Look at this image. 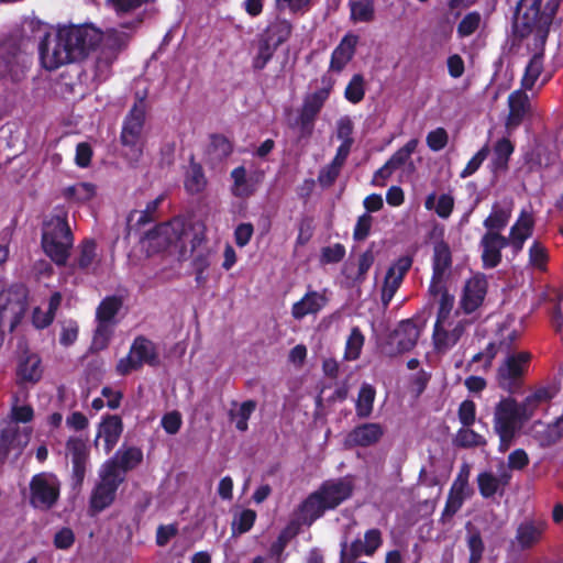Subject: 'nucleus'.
I'll use <instances>...</instances> for the list:
<instances>
[{
  "mask_svg": "<svg viewBox=\"0 0 563 563\" xmlns=\"http://www.w3.org/2000/svg\"><path fill=\"white\" fill-rule=\"evenodd\" d=\"M102 32L91 24L64 25L45 32L38 45L43 68L53 71L84 59L101 41Z\"/></svg>",
  "mask_w": 563,
  "mask_h": 563,
  "instance_id": "f257e3e1",
  "label": "nucleus"
},
{
  "mask_svg": "<svg viewBox=\"0 0 563 563\" xmlns=\"http://www.w3.org/2000/svg\"><path fill=\"white\" fill-rule=\"evenodd\" d=\"M130 41V34L120 31L117 27L108 29L99 43L102 42L96 59L86 64L82 71L78 75V82L84 87L82 95L95 90L100 84L106 81L111 75V66L117 59L118 53L124 48Z\"/></svg>",
  "mask_w": 563,
  "mask_h": 563,
  "instance_id": "f03ea898",
  "label": "nucleus"
},
{
  "mask_svg": "<svg viewBox=\"0 0 563 563\" xmlns=\"http://www.w3.org/2000/svg\"><path fill=\"white\" fill-rule=\"evenodd\" d=\"M73 243L74 239L67 222V212L64 209H56L43 224V250L56 265H65Z\"/></svg>",
  "mask_w": 563,
  "mask_h": 563,
  "instance_id": "7ed1b4c3",
  "label": "nucleus"
},
{
  "mask_svg": "<svg viewBox=\"0 0 563 563\" xmlns=\"http://www.w3.org/2000/svg\"><path fill=\"white\" fill-rule=\"evenodd\" d=\"M548 397L545 390H538L521 404L511 398L500 400L495 410V430L517 432L523 422L532 416L537 404Z\"/></svg>",
  "mask_w": 563,
  "mask_h": 563,
  "instance_id": "20e7f679",
  "label": "nucleus"
},
{
  "mask_svg": "<svg viewBox=\"0 0 563 563\" xmlns=\"http://www.w3.org/2000/svg\"><path fill=\"white\" fill-rule=\"evenodd\" d=\"M12 421L0 426V461L5 460L10 453L19 455L30 441L31 431L20 429L19 422H29L33 418V409L29 405H13L11 409Z\"/></svg>",
  "mask_w": 563,
  "mask_h": 563,
  "instance_id": "39448f33",
  "label": "nucleus"
},
{
  "mask_svg": "<svg viewBox=\"0 0 563 563\" xmlns=\"http://www.w3.org/2000/svg\"><path fill=\"white\" fill-rule=\"evenodd\" d=\"M27 306V290L23 285H12L0 290V345L5 331H13L23 318Z\"/></svg>",
  "mask_w": 563,
  "mask_h": 563,
  "instance_id": "423d86ee",
  "label": "nucleus"
},
{
  "mask_svg": "<svg viewBox=\"0 0 563 563\" xmlns=\"http://www.w3.org/2000/svg\"><path fill=\"white\" fill-rule=\"evenodd\" d=\"M31 64V56L14 40L9 38L0 43L1 81L4 84L20 82L25 78Z\"/></svg>",
  "mask_w": 563,
  "mask_h": 563,
  "instance_id": "0eeeda50",
  "label": "nucleus"
},
{
  "mask_svg": "<svg viewBox=\"0 0 563 563\" xmlns=\"http://www.w3.org/2000/svg\"><path fill=\"white\" fill-rule=\"evenodd\" d=\"M190 231L187 230L181 219H173L167 223L157 225L153 231L148 232L144 238V243L151 252H159L168 246L180 244V258L186 260L187 250L186 242Z\"/></svg>",
  "mask_w": 563,
  "mask_h": 563,
  "instance_id": "6e6552de",
  "label": "nucleus"
},
{
  "mask_svg": "<svg viewBox=\"0 0 563 563\" xmlns=\"http://www.w3.org/2000/svg\"><path fill=\"white\" fill-rule=\"evenodd\" d=\"M100 483L93 489L90 497V508L93 512H100L110 506L115 492L124 477L115 468V461H107L99 472Z\"/></svg>",
  "mask_w": 563,
  "mask_h": 563,
  "instance_id": "1a4fd4ad",
  "label": "nucleus"
},
{
  "mask_svg": "<svg viewBox=\"0 0 563 563\" xmlns=\"http://www.w3.org/2000/svg\"><path fill=\"white\" fill-rule=\"evenodd\" d=\"M145 120V102L139 99L129 112L121 133L123 146L129 147L126 155L137 162L143 153L142 130Z\"/></svg>",
  "mask_w": 563,
  "mask_h": 563,
  "instance_id": "9d476101",
  "label": "nucleus"
},
{
  "mask_svg": "<svg viewBox=\"0 0 563 563\" xmlns=\"http://www.w3.org/2000/svg\"><path fill=\"white\" fill-rule=\"evenodd\" d=\"M60 493V482L57 476L49 472L35 474L29 484V503L32 507L41 510L52 508Z\"/></svg>",
  "mask_w": 563,
  "mask_h": 563,
  "instance_id": "9b49d317",
  "label": "nucleus"
},
{
  "mask_svg": "<svg viewBox=\"0 0 563 563\" xmlns=\"http://www.w3.org/2000/svg\"><path fill=\"white\" fill-rule=\"evenodd\" d=\"M153 0H106V7L120 20V31L130 36L142 25L146 18V8Z\"/></svg>",
  "mask_w": 563,
  "mask_h": 563,
  "instance_id": "f8f14e48",
  "label": "nucleus"
},
{
  "mask_svg": "<svg viewBox=\"0 0 563 563\" xmlns=\"http://www.w3.org/2000/svg\"><path fill=\"white\" fill-rule=\"evenodd\" d=\"M470 320L461 314L451 319H437L432 333V342L438 353L451 350L463 336Z\"/></svg>",
  "mask_w": 563,
  "mask_h": 563,
  "instance_id": "ddd939ff",
  "label": "nucleus"
},
{
  "mask_svg": "<svg viewBox=\"0 0 563 563\" xmlns=\"http://www.w3.org/2000/svg\"><path fill=\"white\" fill-rule=\"evenodd\" d=\"M505 354L497 372V380L501 388L512 390L527 372L531 355L528 352Z\"/></svg>",
  "mask_w": 563,
  "mask_h": 563,
  "instance_id": "4468645a",
  "label": "nucleus"
},
{
  "mask_svg": "<svg viewBox=\"0 0 563 563\" xmlns=\"http://www.w3.org/2000/svg\"><path fill=\"white\" fill-rule=\"evenodd\" d=\"M333 85L334 80L330 76L324 75L321 77V87L305 98L300 115L303 125H310L312 123L316 115L328 100Z\"/></svg>",
  "mask_w": 563,
  "mask_h": 563,
  "instance_id": "2eb2a0df",
  "label": "nucleus"
},
{
  "mask_svg": "<svg viewBox=\"0 0 563 563\" xmlns=\"http://www.w3.org/2000/svg\"><path fill=\"white\" fill-rule=\"evenodd\" d=\"M66 455L73 464V481L76 486L84 482L88 459L89 448L85 440L78 437H71L66 442Z\"/></svg>",
  "mask_w": 563,
  "mask_h": 563,
  "instance_id": "dca6fc26",
  "label": "nucleus"
},
{
  "mask_svg": "<svg viewBox=\"0 0 563 563\" xmlns=\"http://www.w3.org/2000/svg\"><path fill=\"white\" fill-rule=\"evenodd\" d=\"M534 229V217L531 210L522 209L509 230V235L506 241L509 244L514 255L519 254L526 241L532 236Z\"/></svg>",
  "mask_w": 563,
  "mask_h": 563,
  "instance_id": "f3484780",
  "label": "nucleus"
},
{
  "mask_svg": "<svg viewBox=\"0 0 563 563\" xmlns=\"http://www.w3.org/2000/svg\"><path fill=\"white\" fill-rule=\"evenodd\" d=\"M328 291L308 289L301 299L291 306V316L295 320H302L307 316L318 314L328 303Z\"/></svg>",
  "mask_w": 563,
  "mask_h": 563,
  "instance_id": "a211bd4d",
  "label": "nucleus"
},
{
  "mask_svg": "<svg viewBox=\"0 0 563 563\" xmlns=\"http://www.w3.org/2000/svg\"><path fill=\"white\" fill-rule=\"evenodd\" d=\"M411 266V260L407 256L398 258L387 271L382 288V302L389 305L396 291L400 287L406 273Z\"/></svg>",
  "mask_w": 563,
  "mask_h": 563,
  "instance_id": "6ab92c4d",
  "label": "nucleus"
},
{
  "mask_svg": "<svg viewBox=\"0 0 563 563\" xmlns=\"http://www.w3.org/2000/svg\"><path fill=\"white\" fill-rule=\"evenodd\" d=\"M382 533L378 529H369L365 532L364 541L356 539L347 545L346 541L341 543L343 559L347 555L350 558H358L361 555H373L376 550L382 545Z\"/></svg>",
  "mask_w": 563,
  "mask_h": 563,
  "instance_id": "aec40b11",
  "label": "nucleus"
},
{
  "mask_svg": "<svg viewBox=\"0 0 563 563\" xmlns=\"http://www.w3.org/2000/svg\"><path fill=\"white\" fill-rule=\"evenodd\" d=\"M509 246L506 236L498 232H486L481 239L482 260L485 268H494L501 261V250Z\"/></svg>",
  "mask_w": 563,
  "mask_h": 563,
  "instance_id": "412c9836",
  "label": "nucleus"
},
{
  "mask_svg": "<svg viewBox=\"0 0 563 563\" xmlns=\"http://www.w3.org/2000/svg\"><path fill=\"white\" fill-rule=\"evenodd\" d=\"M547 528V522L541 519L525 520L517 528L516 543L522 550L531 549L542 540Z\"/></svg>",
  "mask_w": 563,
  "mask_h": 563,
  "instance_id": "4be33fe9",
  "label": "nucleus"
},
{
  "mask_svg": "<svg viewBox=\"0 0 563 563\" xmlns=\"http://www.w3.org/2000/svg\"><path fill=\"white\" fill-rule=\"evenodd\" d=\"M318 490L323 497L328 508L334 509L351 496L353 486L351 481L339 478L324 482Z\"/></svg>",
  "mask_w": 563,
  "mask_h": 563,
  "instance_id": "5701e85b",
  "label": "nucleus"
},
{
  "mask_svg": "<svg viewBox=\"0 0 563 563\" xmlns=\"http://www.w3.org/2000/svg\"><path fill=\"white\" fill-rule=\"evenodd\" d=\"M487 290V282L484 276L476 275L470 278L463 290L461 307L466 313L475 311L483 302Z\"/></svg>",
  "mask_w": 563,
  "mask_h": 563,
  "instance_id": "b1692460",
  "label": "nucleus"
},
{
  "mask_svg": "<svg viewBox=\"0 0 563 563\" xmlns=\"http://www.w3.org/2000/svg\"><path fill=\"white\" fill-rule=\"evenodd\" d=\"M357 43V35L352 33L344 35L331 54L329 70L336 74L341 73L352 60Z\"/></svg>",
  "mask_w": 563,
  "mask_h": 563,
  "instance_id": "393cba45",
  "label": "nucleus"
},
{
  "mask_svg": "<svg viewBox=\"0 0 563 563\" xmlns=\"http://www.w3.org/2000/svg\"><path fill=\"white\" fill-rule=\"evenodd\" d=\"M464 468L465 472L462 471L459 474L451 487L443 516L452 517L455 515L468 497V470L467 466H464Z\"/></svg>",
  "mask_w": 563,
  "mask_h": 563,
  "instance_id": "a878e982",
  "label": "nucleus"
},
{
  "mask_svg": "<svg viewBox=\"0 0 563 563\" xmlns=\"http://www.w3.org/2000/svg\"><path fill=\"white\" fill-rule=\"evenodd\" d=\"M385 433L382 424L376 422L363 423L355 427L346 437V443L355 446H371L376 444Z\"/></svg>",
  "mask_w": 563,
  "mask_h": 563,
  "instance_id": "bb28decb",
  "label": "nucleus"
},
{
  "mask_svg": "<svg viewBox=\"0 0 563 563\" xmlns=\"http://www.w3.org/2000/svg\"><path fill=\"white\" fill-rule=\"evenodd\" d=\"M451 267V252L446 244L439 243L434 246L433 275L430 283V294L441 290L446 271Z\"/></svg>",
  "mask_w": 563,
  "mask_h": 563,
  "instance_id": "cd10ccee",
  "label": "nucleus"
},
{
  "mask_svg": "<svg viewBox=\"0 0 563 563\" xmlns=\"http://www.w3.org/2000/svg\"><path fill=\"white\" fill-rule=\"evenodd\" d=\"M510 479L511 473H509L504 463H501L497 476L489 472L481 473L477 476L479 493L483 497L489 498L504 489V487L509 484Z\"/></svg>",
  "mask_w": 563,
  "mask_h": 563,
  "instance_id": "c85d7f7f",
  "label": "nucleus"
},
{
  "mask_svg": "<svg viewBox=\"0 0 563 563\" xmlns=\"http://www.w3.org/2000/svg\"><path fill=\"white\" fill-rule=\"evenodd\" d=\"M328 508L319 490L310 494L299 507V519L302 523L310 526L317 519L323 516Z\"/></svg>",
  "mask_w": 563,
  "mask_h": 563,
  "instance_id": "c756f323",
  "label": "nucleus"
},
{
  "mask_svg": "<svg viewBox=\"0 0 563 563\" xmlns=\"http://www.w3.org/2000/svg\"><path fill=\"white\" fill-rule=\"evenodd\" d=\"M122 433V421L117 416H110L100 424L96 444L99 445L100 441L103 442L106 453H109L118 443Z\"/></svg>",
  "mask_w": 563,
  "mask_h": 563,
  "instance_id": "7c9ffc66",
  "label": "nucleus"
},
{
  "mask_svg": "<svg viewBox=\"0 0 563 563\" xmlns=\"http://www.w3.org/2000/svg\"><path fill=\"white\" fill-rule=\"evenodd\" d=\"M422 329L413 320H404L395 331V340L399 352H407L415 347Z\"/></svg>",
  "mask_w": 563,
  "mask_h": 563,
  "instance_id": "2f4dec72",
  "label": "nucleus"
},
{
  "mask_svg": "<svg viewBox=\"0 0 563 563\" xmlns=\"http://www.w3.org/2000/svg\"><path fill=\"white\" fill-rule=\"evenodd\" d=\"M499 335L501 339L499 340L498 344L490 343L487 346L486 353H478L473 356V362H479L482 357H487V364L489 365L492 360L495 357L498 351L504 353H510V346L511 344L517 340L518 338V331L514 328H510L508 325H504L499 329Z\"/></svg>",
  "mask_w": 563,
  "mask_h": 563,
  "instance_id": "473e14b6",
  "label": "nucleus"
},
{
  "mask_svg": "<svg viewBox=\"0 0 563 563\" xmlns=\"http://www.w3.org/2000/svg\"><path fill=\"white\" fill-rule=\"evenodd\" d=\"M512 213V202L503 201L495 203L489 216L484 220L487 232H500L509 222Z\"/></svg>",
  "mask_w": 563,
  "mask_h": 563,
  "instance_id": "72a5a7b5",
  "label": "nucleus"
},
{
  "mask_svg": "<svg viewBox=\"0 0 563 563\" xmlns=\"http://www.w3.org/2000/svg\"><path fill=\"white\" fill-rule=\"evenodd\" d=\"M231 178L233 179L232 194L239 198H246L253 195L257 184L261 181L260 176L256 179L249 177L243 166L234 168L231 172Z\"/></svg>",
  "mask_w": 563,
  "mask_h": 563,
  "instance_id": "f704fd0d",
  "label": "nucleus"
},
{
  "mask_svg": "<svg viewBox=\"0 0 563 563\" xmlns=\"http://www.w3.org/2000/svg\"><path fill=\"white\" fill-rule=\"evenodd\" d=\"M187 241L190 243V253L194 256L192 267L194 269L207 271L210 262H209V251L207 249H202L201 245L205 242L203 231L190 230L189 238Z\"/></svg>",
  "mask_w": 563,
  "mask_h": 563,
  "instance_id": "c9c22d12",
  "label": "nucleus"
},
{
  "mask_svg": "<svg viewBox=\"0 0 563 563\" xmlns=\"http://www.w3.org/2000/svg\"><path fill=\"white\" fill-rule=\"evenodd\" d=\"M130 353L139 361L140 367L143 364L155 365L157 363V353L155 345L150 340L139 336L134 340Z\"/></svg>",
  "mask_w": 563,
  "mask_h": 563,
  "instance_id": "e433bc0d",
  "label": "nucleus"
},
{
  "mask_svg": "<svg viewBox=\"0 0 563 563\" xmlns=\"http://www.w3.org/2000/svg\"><path fill=\"white\" fill-rule=\"evenodd\" d=\"M509 117L508 125H517L520 123L529 108V98L522 90H516L508 98Z\"/></svg>",
  "mask_w": 563,
  "mask_h": 563,
  "instance_id": "4c0bfd02",
  "label": "nucleus"
},
{
  "mask_svg": "<svg viewBox=\"0 0 563 563\" xmlns=\"http://www.w3.org/2000/svg\"><path fill=\"white\" fill-rule=\"evenodd\" d=\"M143 459V453L137 448L119 450L109 461H115V468L124 477V473L136 467Z\"/></svg>",
  "mask_w": 563,
  "mask_h": 563,
  "instance_id": "58836bf2",
  "label": "nucleus"
},
{
  "mask_svg": "<svg viewBox=\"0 0 563 563\" xmlns=\"http://www.w3.org/2000/svg\"><path fill=\"white\" fill-rule=\"evenodd\" d=\"M374 254L371 250L362 253L357 260L356 271L354 272V266L349 264L344 268V273L346 277L352 280L353 284H361L365 280L366 274L368 269L372 267L374 263Z\"/></svg>",
  "mask_w": 563,
  "mask_h": 563,
  "instance_id": "ea45409f",
  "label": "nucleus"
},
{
  "mask_svg": "<svg viewBox=\"0 0 563 563\" xmlns=\"http://www.w3.org/2000/svg\"><path fill=\"white\" fill-rule=\"evenodd\" d=\"M514 150L515 146L507 137H503L495 143L490 162L494 172L507 168L508 161L514 153Z\"/></svg>",
  "mask_w": 563,
  "mask_h": 563,
  "instance_id": "a19ab883",
  "label": "nucleus"
},
{
  "mask_svg": "<svg viewBox=\"0 0 563 563\" xmlns=\"http://www.w3.org/2000/svg\"><path fill=\"white\" fill-rule=\"evenodd\" d=\"M376 389L368 383H363L355 404V412L360 418H367L373 411Z\"/></svg>",
  "mask_w": 563,
  "mask_h": 563,
  "instance_id": "79ce46f5",
  "label": "nucleus"
},
{
  "mask_svg": "<svg viewBox=\"0 0 563 563\" xmlns=\"http://www.w3.org/2000/svg\"><path fill=\"white\" fill-rule=\"evenodd\" d=\"M424 207L427 210H434L440 218L446 219L453 211L454 199L449 194H442L437 198L435 192H432L426 198Z\"/></svg>",
  "mask_w": 563,
  "mask_h": 563,
  "instance_id": "37998d69",
  "label": "nucleus"
},
{
  "mask_svg": "<svg viewBox=\"0 0 563 563\" xmlns=\"http://www.w3.org/2000/svg\"><path fill=\"white\" fill-rule=\"evenodd\" d=\"M18 374L23 380L37 382L42 377L40 357L35 354L25 356L19 365Z\"/></svg>",
  "mask_w": 563,
  "mask_h": 563,
  "instance_id": "c03bdc74",
  "label": "nucleus"
},
{
  "mask_svg": "<svg viewBox=\"0 0 563 563\" xmlns=\"http://www.w3.org/2000/svg\"><path fill=\"white\" fill-rule=\"evenodd\" d=\"M351 20L354 22H371L375 16L374 0H350Z\"/></svg>",
  "mask_w": 563,
  "mask_h": 563,
  "instance_id": "a18cd8bd",
  "label": "nucleus"
},
{
  "mask_svg": "<svg viewBox=\"0 0 563 563\" xmlns=\"http://www.w3.org/2000/svg\"><path fill=\"white\" fill-rule=\"evenodd\" d=\"M185 188L189 194H199L201 192L206 185L207 180L202 170V167L199 164L191 163L186 176H185Z\"/></svg>",
  "mask_w": 563,
  "mask_h": 563,
  "instance_id": "49530a36",
  "label": "nucleus"
},
{
  "mask_svg": "<svg viewBox=\"0 0 563 563\" xmlns=\"http://www.w3.org/2000/svg\"><path fill=\"white\" fill-rule=\"evenodd\" d=\"M543 68V55L534 54L528 65L526 66V70L521 80L522 88L525 90H530L537 82L541 71Z\"/></svg>",
  "mask_w": 563,
  "mask_h": 563,
  "instance_id": "de8ad7c7",
  "label": "nucleus"
},
{
  "mask_svg": "<svg viewBox=\"0 0 563 563\" xmlns=\"http://www.w3.org/2000/svg\"><path fill=\"white\" fill-rule=\"evenodd\" d=\"M540 426L543 430L537 431V433L540 434L539 442L542 446H549L563 437V416L556 419L553 423Z\"/></svg>",
  "mask_w": 563,
  "mask_h": 563,
  "instance_id": "09e8293b",
  "label": "nucleus"
},
{
  "mask_svg": "<svg viewBox=\"0 0 563 563\" xmlns=\"http://www.w3.org/2000/svg\"><path fill=\"white\" fill-rule=\"evenodd\" d=\"M122 302L117 297H107L101 301L96 312V320L102 322H115L114 318L119 312Z\"/></svg>",
  "mask_w": 563,
  "mask_h": 563,
  "instance_id": "8fccbe9b",
  "label": "nucleus"
},
{
  "mask_svg": "<svg viewBox=\"0 0 563 563\" xmlns=\"http://www.w3.org/2000/svg\"><path fill=\"white\" fill-rule=\"evenodd\" d=\"M114 325L115 322L97 321V328L95 330L91 343L92 350L101 351L108 346L113 333Z\"/></svg>",
  "mask_w": 563,
  "mask_h": 563,
  "instance_id": "3c124183",
  "label": "nucleus"
},
{
  "mask_svg": "<svg viewBox=\"0 0 563 563\" xmlns=\"http://www.w3.org/2000/svg\"><path fill=\"white\" fill-rule=\"evenodd\" d=\"M481 24V13L477 11L468 12L457 24L456 34L461 38L468 37L479 29Z\"/></svg>",
  "mask_w": 563,
  "mask_h": 563,
  "instance_id": "603ef678",
  "label": "nucleus"
},
{
  "mask_svg": "<svg viewBox=\"0 0 563 563\" xmlns=\"http://www.w3.org/2000/svg\"><path fill=\"white\" fill-rule=\"evenodd\" d=\"M256 519V512L252 509H244L236 512L232 520V533L242 534L251 530Z\"/></svg>",
  "mask_w": 563,
  "mask_h": 563,
  "instance_id": "864d4df0",
  "label": "nucleus"
},
{
  "mask_svg": "<svg viewBox=\"0 0 563 563\" xmlns=\"http://www.w3.org/2000/svg\"><path fill=\"white\" fill-rule=\"evenodd\" d=\"M365 96V79L361 74H355L349 81L344 97L351 103H358Z\"/></svg>",
  "mask_w": 563,
  "mask_h": 563,
  "instance_id": "5fc2aeb1",
  "label": "nucleus"
},
{
  "mask_svg": "<svg viewBox=\"0 0 563 563\" xmlns=\"http://www.w3.org/2000/svg\"><path fill=\"white\" fill-rule=\"evenodd\" d=\"M256 408V402L253 400L244 401L240 405L236 411H231V420L235 422V427L240 431L247 430V421Z\"/></svg>",
  "mask_w": 563,
  "mask_h": 563,
  "instance_id": "6e6d98bb",
  "label": "nucleus"
},
{
  "mask_svg": "<svg viewBox=\"0 0 563 563\" xmlns=\"http://www.w3.org/2000/svg\"><path fill=\"white\" fill-rule=\"evenodd\" d=\"M363 345L364 335L358 328H353L346 341L345 358L350 361L358 358Z\"/></svg>",
  "mask_w": 563,
  "mask_h": 563,
  "instance_id": "4d7b16f0",
  "label": "nucleus"
},
{
  "mask_svg": "<svg viewBox=\"0 0 563 563\" xmlns=\"http://www.w3.org/2000/svg\"><path fill=\"white\" fill-rule=\"evenodd\" d=\"M418 144H419V141L417 139H412V140L408 141L387 162L395 169H398L410 158L411 154L416 151Z\"/></svg>",
  "mask_w": 563,
  "mask_h": 563,
  "instance_id": "13d9d810",
  "label": "nucleus"
},
{
  "mask_svg": "<svg viewBox=\"0 0 563 563\" xmlns=\"http://www.w3.org/2000/svg\"><path fill=\"white\" fill-rule=\"evenodd\" d=\"M432 295H441L437 319H451L455 318L456 314H460L457 311L452 312L454 306V296L450 295L446 290H443V285L441 286L440 291Z\"/></svg>",
  "mask_w": 563,
  "mask_h": 563,
  "instance_id": "bf43d9fd",
  "label": "nucleus"
},
{
  "mask_svg": "<svg viewBox=\"0 0 563 563\" xmlns=\"http://www.w3.org/2000/svg\"><path fill=\"white\" fill-rule=\"evenodd\" d=\"M66 195L77 201L85 202L96 195V188L90 183H78L66 189Z\"/></svg>",
  "mask_w": 563,
  "mask_h": 563,
  "instance_id": "052dcab7",
  "label": "nucleus"
},
{
  "mask_svg": "<svg viewBox=\"0 0 563 563\" xmlns=\"http://www.w3.org/2000/svg\"><path fill=\"white\" fill-rule=\"evenodd\" d=\"M455 442L463 448L481 446L486 444V440L481 434L468 428L459 430Z\"/></svg>",
  "mask_w": 563,
  "mask_h": 563,
  "instance_id": "680f3d73",
  "label": "nucleus"
},
{
  "mask_svg": "<svg viewBox=\"0 0 563 563\" xmlns=\"http://www.w3.org/2000/svg\"><path fill=\"white\" fill-rule=\"evenodd\" d=\"M209 151L216 158L222 159L232 153V144L223 135H213L211 137Z\"/></svg>",
  "mask_w": 563,
  "mask_h": 563,
  "instance_id": "e2e57ef3",
  "label": "nucleus"
},
{
  "mask_svg": "<svg viewBox=\"0 0 563 563\" xmlns=\"http://www.w3.org/2000/svg\"><path fill=\"white\" fill-rule=\"evenodd\" d=\"M467 545L471 552L470 563H479L484 552V543L477 530L468 531Z\"/></svg>",
  "mask_w": 563,
  "mask_h": 563,
  "instance_id": "0e129e2a",
  "label": "nucleus"
},
{
  "mask_svg": "<svg viewBox=\"0 0 563 563\" xmlns=\"http://www.w3.org/2000/svg\"><path fill=\"white\" fill-rule=\"evenodd\" d=\"M548 262L547 249L538 241H534L529 249V263L538 269H544Z\"/></svg>",
  "mask_w": 563,
  "mask_h": 563,
  "instance_id": "69168bd1",
  "label": "nucleus"
},
{
  "mask_svg": "<svg viewBox=\"0 0 563 563\" xmlns=\"http://www.w3.org/2000/svg\"><path fill=\"white\" fill-rule=\"evenodd\" d=\"M426 141L431 151L439 152L448 144V132L443 128H437L428 133Z\"/></svg>",
  "mask_w": 563,
  "mask_h": 563,
  "instance_id": "338daca9",
  "label": "nucleus"
},
{
  "mask_svg": "<svg viewBox=\"0 0 563 563\" xmlns=\"http://www.w3.org/2000/svg\"><path fill=\"white\" fill-rule=\"evenodd\" d=\"M529 455L523 449L514 450L507 459L506 470L510 473V471H521L529 464Z\"/></svg>",
  "mask_w": 563,
  "mask_h": 563,
  "instance_id": "774afa93",
  "label": "nucleus"
}]
</instances>
